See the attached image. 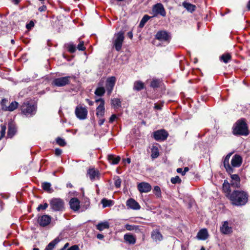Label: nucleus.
<instances>
[{
	"instance_id": "nucleus-1",
	"label": "nucleus",
	"mask_w": 250,
	"mask_h": 250,
	"mask_svg": "<svg viewBox=\"0 0 250 250\" xmlns=\"http://www.w3.org/2000/svg\"><path fill=\"white\" fill-rule=\"evenodd\" d=\"M228 198L233 206H242L245 205L248 201L249 195L243 190H235L231 194L228 195Z\"/></svg>"
},
{
	"instance_id": "nucleus-2",
	"label": "nucleus",
	"mask_w": 250,
	"mask_h": 250,
	"mask_svg": "<svg viewBox=\"0 0 250 250\" xmlns=\"http://www.w3.org/2000/svg\"><path fill=\"white\" fill-rule=\"evenodd\" d=\"M233 134L236 135L247 136L249 134L248 126L244 120H238L233 126Z\"/></svg>"
},
{
	"instance_id": "nucleus-3",
	"label": "nucleus",
	"mask_w": 250,
	"mask_h": 250,
	"mask_svg": "<svg viewBox=\"0 0 250 250\" xmlns=\"http://www.w3.org/2000/svg\"><path fill=\"white\" fill-rule=\"evenodd\" d=\"M125 37L123 32H119L114 35L113 44L117 51L121 50Z\"/></svg>"
},
{
	"instance_id": "nucleus-4",
	"label": "nucleus",
	"mask_w": 250,
	"mask_h": 250,
	"mask_svg": "<svg viewBox=\"0 0 250 250\" xmlns=\"http://www.w3.org/2000/svg\"><path fill=\"white\" fill-rule=\"evenodd\" d=\"M36 109L35 105L28 102H24L21 106L22 113L27 116L34 114L36 112Z\"/></svg>"
},
{
	"instance_id": "nucleus-5",
	"label": "nucleus",
	"mask_w": 250,
	"mask_h": 250,
	"mask_svg": "<svg viewBox=\"0 0 250 250\" xmlns=\"http://www.w3.org/2000/svg\"><path fill=\"white\" fill-rule=\"evenodd\" d=\"M51 208L55 211H62L64 208V202L60 198H53L50 201Z\"/></svg>"
},
{
	"instance_id": "nucleus-6",
	"label": "nucleus",
	"mask_w": 250,
	"mask_h": 250,
	"mask_svg": "<svg viewBox=\"0 0 250 250\" xmlns=\"http://www.w3.org/2000/svg\"><path fill=\"white\" fill-rule=\"evenodd\" d=\"M75 113L79 119L84 120L87 118L88 111L85 107L78 105L75 108Z\"/></svg>"
},
{
	"instance_id": "nucleus-7",
	"label": "nucleus",
	"mask_w": 250,
	"mask_h": 250,
	"mask_svg": "<svg viewBox=\"0 0 250 250\" xmlns=\"http://www.w3.org/2000/svg\"><path fill=\"white\" fill-rule=\"evenodd\" d=\"M70 79L69 76L58 78L53 81L52 84L57 86H63L70 83Z\"/></svg>"
},
{
	"instance_id": "nucleus-8",
	"label": "nucleus",
	"mask_w": 250,
	"mask_h": 250,
	"mask_svg": "<svg viewBox=\"0 0 250 250\" xmlns=\"http://www.w3.org/2000/svg\"><path fill=\"white\" fill-rule=\"evenodd\" d=\"M96 103L100 102L99 105L96 108V116L98 118L104 117L105 113L104 100L100 98L95 100Z\"/></svg>"
},
{
	"instance_id": "nucleus-9",
	"label": "nucleus",
	"mask_w": 250,
	"mask_h": 250,
	"mask_svg": "<svg viewBox=\"0 0 250 250\" xmlns=\"http://www.w3.org/2000/svg\"><path fill=\"white\" fill-rule=\"evenodd\" d=\"M152 13L154 14L153 17H155L158 15H160L163 17L166 16V13L165 8L160 3L154 5L152 8Z\"/></svg>"
},
{
	"instance_id": "nucleus-10",
	"label": "nucleus",
	"mask_w": 250,
	"mask_h": 250,
	"mask_svg": "<svg viewBox=\"0 0 250 250\" xmlns=\"http://www.w3.org/2000/svg\"><path fill=\"white\" fill-rule=\"evenodd\" d=\"M167 136L168 133L164 129L159 130L154 132V138L156 141H164Z\"/></svg>"
},
{
	"instance_id": "nucleus-11",
	"label": "nucleus",
	"mask_w": 250,
	"mask_h": 250,
	"mask_svg": "<svg viewBox=\"0 0 250 250\" xmlns=\"http://www.w3.org/2000/svg\"><path fill=\"white\" fill-rule=\"evenodd\" d=\"M116 81V79L114 76L109 77L107 79L106 82V88L108 95H110L112 93L114 86L115 84Z\"/></svg>"
},
{
	"instance_id": "nucleus-12",
	"label": "nucleus",
	"mask_w": 250,
	"mask_h": 250,
	"mask_svg": "<svg viewBox=\"0 0 250 250\" xmlns=\"http://www.w3.org/2000/svg\"><path fill=\"white\" fill-rule=\"evenodd\" d=\"M137 188L141 193H147L151 189V185L146 182H142L138 184Z\"/></svg>"
},
{
	"instance_id": "nucleus-13",
	"label": "nucleus",
	"mask_w": 250,
	"mask_h": 250,
	"mask_svg": "<svg viewBox=\"0 0 250 250\" xmlns=\"http://www.w3.org/2000/svg\"><path fill=\"white\" fill-rule=\"evenodd\" d=\"M51 221V217L47 215H44L39 217L38 223L41 226H47Z\"/></svg>"
},
{
	"instance_id": "nucleus-14",
	"label": "nucleus",
	"mask_w": 250,
	"mask_h": 250,
	"mask_svg": "<svg viewBox=\"0 0 250 250\" xmlns=\"http://www.w3.org/2000/svg\"><path fill=\"white\" fill-rule=\"evenodd\" d=\"M126 204L128 208L132 209L138 210L140 208V206L139 204L132 198H130L127 200Z\"/></svg>"
},
{
	"instance_id": "nucleus-15",
	"label": "nucleus",
	"mask_w": 250,
	"mask_h": 250,
	"mask_svg": "<svg viewBox=\"0 0 250 250\" xmlns=\"http://www.w3.org/2000/svg\"><path fill=\"white\" fill-rule=\"evenodd\" d=\"M170 37L168 33L165 31H159L156 35V38L161 41H167Z\"/></svg>"
},
{
	"instance_id": "nucleus-16",
	"label": "nucleus",
	"mask_w": 250,
	"mask_h": 250,
	"mask_svg": "<svg viewBox=\"0 0 250 250\" xmlns=\"http://www.w3.org/2000/svg\"><path fill=\"white\" fill-rule=\"evenodd\" d=\"M231 181L230 182L231 186L235 188H238L240 187V179L237 174H232L231 175Z\"/></svg>"
},
{
	"instance_id": "nucleus-17",
	"label": "nucleus",
	"mask_w": 250,
	"mask_h": 250,
	"mask_svg": "<svg viewBox=\"0 0 250 250\" xmlns=\"http://www.w3.org/2000/svg\"><path fill=\"white\" fill-rule=\"evenodd\" d=\"M242 162V157L237 154L234 155L231 161V164L233 167H239Z\"/></svg>"
},
{
	"instance_id": "nucleus-18",
	"label": "nucleus",
	"mask_w": 250,
	"mask_h": 250,
	"mask_svg": "<svg viewBox=\"0 0 250 250\" xmlns=\"http://www.w3.org/2000/svg\"><path fill=\"white\" fill-rule=\"evenodd\" d=\"M70 208L74 211L78 210L80 207V201L77 198H72L69 201Z\"/></svg>"
},
{
	"instance_id": "nucleus-19",
	"label": "nucleus",
	"mask_w": 250,
	"mask_h": 250,
	"mask_svg": "<svg viewBox=\"0 0 250 250\" xmlns=\"http://www.w3.org/2000/svg\"><path fill=\"white\" fill-rule=\"evenodd\" d=\"M220 231L223 234H228L232 232V229L231 227H229L228 221H225L220 228Z\"/></svg>"
},
{
	"instance_id": "nucleus-20",
	"label": "nucleus",
	"mask_w": 250,
	"mask_h": 250,
	"mask_svg": "<svg viewBox=\"0 0 250 250\" xmlns=\"http://www.w3.org/2000/svg\"><path fill=\"white\" fill-rule=\"evenodd\" d=\"M231 155V153L228 154L225 157L223 162L224 166L225 167L227 171L229 173H232L233 172V169L229 164V160Z\"/></svg>"
},
{
	"instance_id": "nucleus-21",
	"label": "nucleus",
	"mask_w": 250,
	"mask_h": 250,
	"mask_svg": "<svg viewBox=\"0 0 250 250\" xmlns=\"http://www.w3.org/2000/svg\"><path fill=\"white\" fill-rule=\"evenodd\" d=\"M151 236L152 239L156 242L160 241L163 239L162 235L157 229L153 230L152 231Z\"/></svg>"
},
{
	"instance_id": "nucleus-22",
	"label": "nucleus",
	"mask_w": 250,
	"mask_h": 250,
	"mask_svg": "<svg viewBox=\"0 0 250 250\" xmlns=\"http://www.w3.org/2000/svg\"><path fill=\"white\" fill-rule=\"evenodd\" d=\"M17 129L15 125L12 123L8 124L7 136L9 138H12L16 134Z\"/></svg>"
},
{
	"instance_id": "nucleus-23",
	"label": "nucleus",
	"mask_w": 250,
	"mask_h": 250,
	"mask_svg": "<svg viewBox=\"0 0 250 250\" xmlns=\"http://www.w3.org/2000/svg\"><path fill=\"white\" fill-rule=\"evenodd\" d=\"M208 236V232L207 229H201L197 233V237L199 240H205Z\"/></svg>"
},
{
	"instance_id": "nucleus-24",
	"label": "nucleus",
	"mask_w": 250,
	"mask_h": 250,
	"mask_svg": "<svg viewBox=\"0 0 250 250\" xmlns=\"http://www.w3.org/2000/svg\"><path fill=\"white\" fill-rule=\"evenodd\" d=\"M105 88L103 86V83L99 82L98 83V87L95 91V94L98 96H102L105 93Z\"/></svg>"
},
{
	"instance_id": "nucleus-25",
	"label": "nucleus",
	"mask_w": 250,
	"mask_h": 250,
	"mask_svg": "<svg viewBox=\"0 0 250 250\" xmlns=\"http://www.w3.org/2000/svg\"><path fill=\"white\" fill-rule=\"evenodd\" d=\"M230 185H231L230 184H229L227 180H225L223 184V190L225 193L227 198L228 195L229 194H231V193L230 188Z\"/></svg>"
},
{
	"instance_id": "nucleus-26",
	"label": "nucleus",
	"mask_w": 250,
	"mask_h": 250,
	"mask_svg": "<svg viewBox=\"0 0 250 250\" xmlns=\"http://www.w3.org/2000/svg\"><path fill=\"white\" fill-rule=\"evenodd\" d=\"M88 174L91 180H94L96 178L99 177V173L98 170L94 168H91L88 170Z\"/></svg>"
},
{
	"instance_id": "nucleus-27",
	"label": "nucleus",
	"mask_w": 250,
	"mask_h": 250,
	"mask_svg": "<svg viewBox=\"0 0 250 250\" xmlns=\"http://www.w3.org/2000/svg\"><path fill=\"white\" fill-rule=\"evenodd\" d=\"M19 104L18 102L16 101H13L10 103L9 105L7 106H5L4 108V111H13L18 107Z\"/></svg>"
},
{
	"instance_id": "nucleus-28",
	"label": "nucleus",
	"mask_w": 250,
	"mask_h": 250,
	"mask_svg": "<svg viewBox=\"0 0 250 250\" xmlns=\"http://www.w3.org/2000/svg\"><path fill=\"white\" fill-rule=\"evenodd\" d=\"M121 160L119 156L115 157L114 155L110 154L108 155V160L109 163L112 165L118 164Z\"/></svg>"
},
{
	"instance_id": "nucleus-29",
	"label": "nucleus",
	"mask_w": 250,
	"mask_h": 250,
	"mask_svg": "<svg viewBox=\"0 0 250 250\" xmlns=\"http://www.w3.org/2000/svg\"><path fill=\"white\" fill-rule=\"evenodd\" d=\"M124 237L125 240L130 244H134L136 242V238L130 233L125 234Z\"/></svg>"
},
{
	"instance_id": "nucleus-30",
	"label": "nucleus",
	"mask_w": 250,
	"mask_h": 250,
	"mask_svg": "<svg viewBox=\"0 0 250 250\" xmlns=\"http://www.w3.org/2000/svg\"><path fill=\"white\" fill-rule=\"evenodd\" d=\"M60 240L58 237L56 238L48 244L44 250H52L55 247V245L57 244L60 242Z\"/></svg>"
},
{
	"instance_id": "nucleus-31",
	"label": "nucleus",
	"mask_w": 250,
	"mask_h": 250,
	"mask_svg": "<svg viewBox=\"0 0 250 250\" xmlns=\"http://www.w3.org/2000/svg\"><path fill=\"white\" fill-rule=\"evenodd\" d=\"M144 88V83L140 81H137L134 82L133 89L137 91H140Z\"/></svg>"
},
{
	"instance_id": "nucleus-32",
	"label": "nucleus",
	"mask_w": 250,
	"mask_h": 250,
	"mask_svg": "<svg viewBox=\"0 0 250 250\" xmlns=\"http://www.w3.org/2000/svg\"><path fill=\"white\" fill-rule=\"evenodd\" d=\"M183 6L189 12H192L195 11L196 9V6L190 3L184 2L183 3Z\"/></svg>"
},
{
	"instance_id": "nucleus-33",
	"label": "nucleus",
	"mask_w": 250,
	"mask_h": 250,
	"mask_svg": "<svg viewBox=\"0 0 250 250\" xmlns=\"http://www.w3.org/2000/svg\"><path fill=\"white\" fill-rule=\"evenodd\" d=\"M125 227L127 230L129 231H134L136 232H140L139 226H138L126 224Z\"/></svg>"
},
{
	"instance_id": "nucleus-34",
	"label": "nucleus",
	"mask_w": 250,
	"mask_h": 250,
	"mask_svg": "<svg viewBox=\"0 0 250 250\" xmlns=\"http://www.w3.org/2000/svg\"><path fill=\"white\" fill-rule=\"evenodd\" d=\"M109 227V223L107 222H102L96 225L97 229L100 231H102L104 229H108Z\"/></svg>"
},
{
	"instance_id": "nucleus-35",
	"label": "nucleus",
	"mask_w": 250,
	"mask_h": 250,
	"mask_svg": "<svg viewBox=\"0 0 250 250\" xmlns=\"http://www.w3.org/2000/svg\"><path fill=\"white\" fill-rule=\"evenodd\" d=\"M159 156V150L157 146H153L151 148V155L152 158L155 159Z\"/></svg>"
},
{
	"instance_id": "nucleus-36",
	"label": "nucleus",
	"mask_w": 250,
	"mask_h": 250,
	"mask_svg": "<svg viewBox=\"0 0 250 250\" xmlns=\"http://www.w3.org/2000/svg\"><path fill=\"white\" fill-rule=\"evenodd\" d=\"M101 203L103 205V208L110 207L113 205V201L110 200H107L104 198L101 201Z\"/></svg>"
},
{
	"instance_id": "nucleus-37",
	"label": "nucleus",
	"mask_w": 250,
	"mask_h": 250,
	"mask_svg": "<svg viewBox=\"0 0 250 250\" xmlns=\"http://www.w3.org/2000/svg\"><path fill=\"white\" fill-rule=\"evenodd\" d=\"M42 188L45 191L51 193L53 190L51 188V184L48 182H44L42 184Z\"/></svg>"
},
{
	"instance_id": "nucleus-38",
	"label": "nucleus",
	"mask_w": 250,
	"mask_h": 250,
	"mask_svg": "<svg viewBox=\"0 0 250 250\" xmlns=\"http://www.w3.org/2000/svg\"><path fill=\"white\" fill-rule=\"evenodd\" d=\"M150 17L147 15H145L140 22V27L142 28L143 27H144L145 23L150 19Z\"/></svg>"
},
{
	"instance_id": "nucleus-39",
	"label": "nucleus",
	"mask_w": 250,
	"mask_h": 250,
	"mask_svg": "<svg viewBox=\"0 0 250 250\" xmlns=\"http://www.w3.org/2000/svg\"><path fill=\"white\" fill-rule=\"evenodd\" d=\"M220 59L225 63H228L231 59V56L229 54H225L220 57Z\"/></svg>"
},
{
	"instance_id": "nucleus-40",
	"label": "nucleus",
	"mask_w": 250,
	"mask_h": 250,
	"mask_svg": "<svg viewBox=\"0 0 250 250\" xmlns=\"http://www.w3.org/2000/svg\"><path fill=\"white\" fill-rule=\"evenodd\" d=\"M111 104L114 107L118 108L121 106V101L119 99H113L111 100Z\"/></svg>"
},
{
	"instance_id": "nucleus-41",
	"label": "nucleus",
	"mask_w": 250,
	"mask_h": 250,
	"mask_svg": "<svg viewBox=\"0 0 250 250\" xmlns=\"http://www.w3.org/2000/svg\"><path fill=\"white\" fill-rule=\"evenodd\" d=\"M153 192L157 197L160 198L161 197V190L159 186H155L154 188Z\"/></svg>"
},
{
	"instance_id": "nucleus-42",
	"label": "nucleus",
	"mask_w": 250,
	"mask_h": 250,
	"mask_svg": "<svg viewBox=\"0 0 250 250\" xmlns=\"http://www.w3.org/2000/svg\"><path fill=\"white\" fill-rule=\"evenodd\" d=\"M1 130L0 131V140L4 136L5 134V131L6 129V126L5 125H0Z\"/></svg>"
},
{
	"instance_id": "nucleus-43",
	"label": "nucleus",
	"mask_w": 250,
	"mask_h": 250,
	"mask_svg": "<svg viewBox=\"0 0 250 250\" xmlns=\"http://www.w3.org/2000/svg\"><path fill=\"white\" fill-rule=\"evenodd\" d=\"M170 181L172 184H180L182 182V180L178 176H176L174 177L171 178Z\"/></svg>"
},
{
	"instance_id": "nucleus-44",
	"label": "nucleus",
	"mask_w": 250,
	"mask_h": 250,
	"mask_svg": "<svg viewBox=\"0 0 250 250\" xmlns=\"http://www.w3.org/2000/svg\"><path fill=\"white\" fill-rule=\"evenodd\" d=\"M160 81L158 80L153 79L150 84V86L152 87L156 88L159 86Z\"/></svg>"
},
{
	"instance_id": "nucleus-45",
	"label": "nucleus",
	"mask_w": 250,
	"mask_h": 250,
	"mask_svg": "<svg viewBox=\"0 0 250 250\" xmlns=\"http://www.w3.org/2000/svg\"><path fill=\"white\" fill-rule=\"evenodd\" d=\"M57 144L61 146H64L66 145V143L64 139L61 138H58L56 140Z\"/></svg>"
},
{
	"instance_id": "nucleus-46",
	"label": "nucleus",
	"mask_w": 250,
	"mask_h": 250,
	"mask_svg": "<svg viewBox=\"0 0 250 250\" xmlns=\"http://www.w3.org/2000/svg\"><path fill=\"white\" fill-rule=\"evenodd\" d=\"M48 205L45 203L43 205H39L37 209L38 211H40L41 210H45L48 207Z\"/></svg>"
},
{
	"instance_id": "nucleus-47",
	"label": "nucleus",
	"mask_w": 250,
	"mask_h": 250,
	"mask_svg": "<svg viewBox=\"0 0 250 250\" xmlns=\"http://www.w3.org/2000/svg\"><path fill=\"white\" fill-rule=\"evenodd\" d=\"M8 103V101L7 99H3L1 100V103H0V104H1V109H2V110L4 111V108H3L5 106H7Z\"/></svg>"
},
{
	"instance_id": "nucleus-48",
	"label": "nucleus",
	"mask_w": 250,
	"mask_h": 250,
	"mask_svg": "<svg viewBox=\"0 0 250 250\" xmlns=\"http://www.w3.org/2000/svg\"><path fill=\"white\" fill-rule=\"evenodd\" d=\"M68 51L71 53H74L76 50V48L75 45L73 44H69L68 45Z\"/></svg>"
},
{
	"instance_id": "nucleus-49",
	"label": "nucleus",
	"mask_w": 250,
	"mask_h": 250,
	"mask_svg": "<svg viewBox=\"0 0 250 250\" xmlns=\"http://www.w3.org/2000/svg\"><path fill=\"white\" fill-rule=\"evenodd\" d=\"M77 49L79 50L83 51L85 49V47L84 46V42L82 41L80 42L79 44L77 46Z\"/></svg>"
},
{
	"instance_id": "nucleus-50",
	"label": "nucleus",
	"mask_w": 250,
	"mask_h": 250,
	"mask_svg": "<svg viewBox=\"0 0 250 250\" xmlns=\"http://www.w3.org/2000/svg\"><path fill=\"white\" fill-rule=\"evenodd\" d=\"M121 184V180L120 178H118L115 182V186L116 188H118L120 187Z\"/></svg>"
},
{
	"instance_id": "nucleus-51",
	"label": "nucleus",
	"mask_w": 250,
	"mask_h": 250,
	"mask_svg": "<svg viewBox=\"0 0 250 250\" xmlns=\"http://www.w3.org/2000/svg\"><path fill=\"white\" fill-rule=\"evenodd\" d=\"M34 26V22L33 21H30V22L26 25V28L28 29H30L32 27H33Z\"/></svg>"
},
{
	"instance_id": "nucleus-52",
	"label": "nucleus",
	"mask_w": 250,
	"mask_h": 250,
	"mask_svg": "<svg viewBox=\"0 0 250 250\" xmlns=\"http://www.w3.org/2000/svg\"><path fill=\"white\" fill-rule=\"evenodd\" d=\"M62 150L59 148H56L55 150V154L57 156H59L61 154Z\"/></svg>"
},
{
	"instance_id": "nucleus-53",
	"label": "nucleus",
	"mask_w": 250,
	"mask_h": 250,
	"mask_svg": "<svg viewBox=\"0 0 250 250\" xmlns=\"http://www.w3.org/2000/svg\"><path fill=\"white\" fill-rule=\"evenodd\" d=\"M116 119H117V116L115 114L112 115L109 119V122L113 123Z\"/></svg>"
},
{
	"instance_id": "nucleus-54",
	"label": "nucleus",
	"mask_w": 250,
	"mask_h": 250,
	"mask_svg": "<svg viewBox=\"0 0 250 250\" xmlns=\"http://www.w3.org/2000/svg\"><path fill=\"white\" fill-rule=\"evenodd\" d=\"M99 118L98 124L100 125H102L104 122L105 120L104 118V117H101V118Z\"/></svg>"
},
{
	"instance_id": "nucleus-55",
	"label": "nucleus",
	"mask_w": 250,
	"mask_h": 250,
	"mask_svg": "<svg viewBox=\"0 0 250 250\" xmlns=\"http://www.w3.org/2000/svg\"><path fill=\"white\" fill-rule=\"evenodd\" d=\"M67 250H79V248L77 245H74L69 248Z\"/></svg>"
},
{
	"instance_id": "nucleus-56",
	"label": "nucleus",
	"mask_w": 250,
	"mask_h": 250,
	"mask_svg": "<svg viewBox=\"0 0 250 250\" xmlns=\"http://www.w3.org/2000/svg\"><path fill=\"white\" fill-rule=\"evenodd\" d=\"M46 9V7L44 5L42 6L39 8V11L40 12L45 11Z\"/></svg>"
},
{
	"instance_id": "nucleus-57",
	"label": "nucleus",
	"mask_w": 250,
	"mask_h": 250,
	"mask_svg": "<svg viewBox=\"0 0 250 250\" xmlns=\"http://www.w3.org/2000/svg\"><path fill=\"white\" fill-rule=\"evenodd\" d=\"M176 171L177 172H178V173H181L183 176L185 175V174H183V170L182 169V168H178L177 169H176Z\"/></svg>"
},
{
	"instance_id": "nucleus-58",
	"label": "nucleus",
	"mask_w": 250,
	"mask_h": 250,
	"mask_svg": "<svg viewBox=\"0 0 250 250\" xmlns=\"http://www.w3.org/2000/svg\"><path fill=\"white\" fill-rule=\"evenodd\" d=\"M127 36L130 39H132L133 38V33L132 31H129L127 33Z\"/></svg>"
},
{
	"instance_id": "nucleus-59",
	"label": "nucleus",
	"mask_w": 250,
	"mask_h": 250,
	"mask_svg": "<svg viewBox=\"0 0 250 250\" xmlns=\"http://www.w3.org/2000/svg\"><path fill=\"white\" fill-rule=\"evenodd\" d=\"M97 237L98 239H102L104 237V236L102 234L99 233L97 234Z\"/></svg>"
},
{
	"instance_id": "nucleus-60",
	"label": "nucleus",
	"mask_w": 250,
	"mask_h": 250,
	"mask_svg": "<svg viewBox=\"0 0 250 250\" xmlns=\"http://www.w3.org/2000/svg\"><path fill=\"white\" fill-rule=\"evenodd\" d=\"M189 170V168L188 167H185L184 169L183 170V174H186V172Z\"/></svg>"
},
{
	"instance_id": "nucleus-61",
	"label": "nucleus",
	"mask_w": 250,
	"mask_h": 250,
	"mask_svg": "<svg viewBox=\"0 0 250 250\" xmlns=\"http://www.w3.org/2000/svg\"><path fill=\"white\" fill-rule=\"evenodd\" d=\"M87 102L88 103V104H89V105H92L93 104V102L90 100H89V99H86V100Z\"/></svg>"
},
{
	"instance_id": "nucleus-62",
	"label": "nucleus",
	"mask_w": 250,
	"mask_h": 250,
	"mask_svg": "<svg viewBox=\"0 0 250 250\" xmlns=\"http://www.w3.org/2000/svg\"><path fill=\"white\" fill-rule=\"evenodd\" d=\"M12 1L15 4H18L20 2V0H12Z\"/></svg>"
},
{
	"instance_id": "nucleus-63",
	"label": "nucleus",
	"mask_w": 250,
	"mask_h": 250,
	"mask_svg": "<svg viewBox=\"0 0 250 250\" xmlns=\"http://www.w3.org/2000/svg\"><path fill=\"white\" fill-rule=\"evenodd\" d=\"M66 187L67 188H72L73 187V186H72V185L71 183H69L67 184Z\"/></svg>"
},
{
	"instance_id": "nucleus-64",
	"label": "nucleus",
	"mask_w": 250,
	"mask_h": 250,
	"mask_svg": "<svg viewBox=\"0 0 250 250\" xmlns=\"http://www.w3.org/2000/svg\"><path fill=\"white\" fill-rule=\"evenodd\" d=\"M69 246V244L68 243H66L63 248L62 249V250H64V249H65L67 247H68Z\"/></svg>"
}]
</instances>
